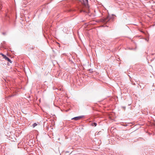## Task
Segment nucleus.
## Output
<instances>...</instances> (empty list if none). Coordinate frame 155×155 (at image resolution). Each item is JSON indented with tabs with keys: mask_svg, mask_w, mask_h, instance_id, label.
Masks as SVG:
<instances>
[{
	"mask_svg": "<svg viewBox=\"0 0 155 155\" xmlns=\"http://www.w3.org/2000/svg\"><path fill=\"white\" fill-rule=\"evenodd\" d=\"M83 7L80 10L81 12H87V11L89 10V6L88 4V0H85L83 1L82 2Z\"/></svg>",
	"mask_w": 155,
	"mask_h": 155,
	"instance_id": "1",
	"label": "nucleus"
},
{
	"mask_svg": "<svg viewBox=\"0 0 155 155\" xmlns=\"http://www.w3.org/2000/svg\"><path fill=\"white\" fill-rule=\"evenodd\" d=\"M77 79H76V81H77V82L78 83V84H79V83L78 82V81H80V80L81 79V78H77Z\"/></svg>",
	"mask_w": 155,
	"mask_h": 155,
	"instance_id": "6",
	"label": "nucleus"
},
{
	"mask_svg": "<svg viewBox=\"0 0 155 155\" xmlns=\"http://www.w3.org/2000/svg\"><path fill=\"white\" fill-rule=\"evenodd\" d=\"M1 55H2V56L4 58L6 56L5 55H4L2 53L0 54Z\"/></svg>",
	"mask_w": 155,
	"mask_h": 155,
	"instance_id": "8",
	"label": "nucleus"
},
{
	"mask_svg": "<svg viewBox=\"0 0 155 155\" xmlns=\"http://www.w3.org/2000/svg\"><path fill=\"white\" fill-rule=\"evenodd\" d=\"M83 116H80L78 117H74L73 118H72L71 119V120H74L76 121L78 120H80L83 117Z\"/></svg>",
	"mask_w": 155,
	"mask_h": 155,
	"instance_id": "2",
	"label": "nucleus"
},
{
	"mask_svg": "<svg viewBox=\"0 0 155 155\" xmlns=\"http://www.w3.org/2000/svg\"><path fill=\"white\" fill-rule=\"evenodd\" d=\"M37 125V124L36 123H34L33 125H32V126L33 127H35V126H36Z\"/></svg>",
	"mask_w": 155,
	"mask_h": 155,
	"instance_id": "7",
	"label": "nucleus"
},
{
	"mask_svg": "<svg viewBox=\"0 0 155 155\" xmlns=\"http://www.w3.org/2000/svg\"><path fill=\"white\" fill-rule=\"evenodd\" d=\"M97 123H92L91 125L93 126H97Z\"/></svg>",
	"mask_w": 155,
	"mask_h": 155,
	"instance_id": "5",
	"label": "nucleus"
},
{
	"mask_svg": "<svg viewBox=\"0 0 155 155\" xmlns=\"http://www.w3.org/2000/svg\"><path fill=\"white\" fill-rule=\"evenodd\" d=\"M109 19L110 18L109 17L107 16L104 18V21L105 22H107L109 21Z\"/></svg>",
	"mask_w": 155,
	"mask_h": 155,
	"instance_id": "4",
	"label": "nucleus"
},
{
	"mask_svg": "<svg viewBox=\"0 0 155 155\" xmlns=\"http://www.w3.org/2000/svg\"><path fill=\"white\" fill-rule=\"evenodd\" d=\"M5 81H6V79H5Z\"/></svg>",
	"mask_w": 155,
	"mask_h": 155,
	"instance_id": "9",
	"label": "nucleus"
},
{
	"mask_svg": "<svg viewBox=\"0 0 155 155\" xmlns=\"http://www.w3.org/2000/svg\"><path fill=\"white\" fill-rule=\"evenodd\" d=\"M61 90V88H60V90Z\"/></svg>",
	"mask_w": 155,
	"mask_h": 155,
	"instance_id": "10",
	"label": "nucleus"
},
{
	"mask_svg": "<svg viewBox=\"0 0 155 155\" xmlns=\"http://www.w3.org/2000/svg\"><path fill=\"white\" fill-rule=\"evenodd\" d=\"M4 58H5L6 60H7L8 62H9L11 63H12L11 60H10V59L7 57L6 56Z\"/></svg>",
	"mask_w": 155,
	"mask_h": 155,
	"instance_id": "3",
	"label": "nucleus"
}]
</instances>
